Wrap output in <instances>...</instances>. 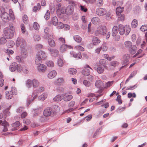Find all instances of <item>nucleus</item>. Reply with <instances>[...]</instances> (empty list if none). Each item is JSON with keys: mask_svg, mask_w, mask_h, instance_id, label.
I'll return each instance as SVG.
<instances>
[{"mask_svg": "<svg viewBox=\"0 0 147 147\" xmlns=\"http://www.w3.org/2000/svg\"><path fill=\"white\" fill-rule=\"evenodd\" d=\"M40 112L39 109H35L34 111V113L33 114V116L35 117L37 116Z\"/></svg>", "mask_w": 147, "mask_h": 147, "instance_id": "e2e57ef3", "label": "nucleus"}, {"mask_svg": "<svg viewBox=\"0 0 147 147\" xmlns=\"http://www.w3.org/2000/svg\"><path fill=\"white\" fill-rule=\"evenodd\" d=\"M23 123L27 125H28L30 124V121L28 119H24L23 120Z\"/></svg>", "mask_w": 147, "mask_h": 147, "instance_id": "774afa93", "label": "nucleus"}, {"mask_svg": "<svg viewBox=\"0 0 147 147\" xmlns=\"http://www.w3.org/2000/svg\"><path fill=\"white\" fill-rule=\"evenodd\" d=\"M67 48L69 49H72V47L70 46H68L65 44H63L60 47V51L61 52L65 51Z\"/></svg>", "mask_w": 147, "mask_h": 147, "instance_id": "f3484780", "label": "nucleus"}, {"mask_svg": "<svg viewBox=\"0 0 147 147\" xmlns=\"http://www.w3.org/2000/svg\"><path fill=\"white\" fill-rule=\"evenodd\" d=\"M138 21L136 19H134L131 22V27L133 28H136L138 26Z\"/></svg>", "mask_w": 147, "mask_h": 147, "instance_id": "72a5a7b5", "label": "nucleus"}, {"mask_svg": "<svg viewBox=\"0 0 147 147\" xmlns=\"http://www.w3.org/2000/svg\"><path fill=\"white\" fill-rule=\"evenodd\" d=\"M91 21L92 23L95 24L99 22L100 19L98 17H94L92 19Z\"/></svg>", "mask_w": 147, "mask_h": 147, "instance_id": "4c0bfd02", "label": "nucleus"}, {"mask_svg": "<svg viewBox=\"0 0 147 147\" xmlns=\"http://www.w3.org/2000/svg\"><path fill=\"white\" fill-rule=\"evenodd\" d=\"M125 45L126 47L130 48L132 47V44L131 42L129 41H127L125 42Z\"/></svg>", "mask_w": 147, "mask_h": 147, "instance_id": "ea45409f", "label": "nucleus"}, {"mask_svg": "<svg viewBox=\"0 0 147 147\" xmlns=\"http://www.w3.org/2000/svg\"><path fill=\"white\" fill-rule=\"evenodd\" d=\"M48 43L50 46L53 47L55 46V43L54 40L51 38H49L48 39Z\"/></svg>", "mask_w": 147, "mask_h": 147, "instance_id": "f704fd0d", "label": "nucleus"}, {"mask_svg": "<svg viewBox=\"0 0 147 147\" xmlns=\"http://www.w3.org/2000/svg\"><path fill=\"white\" fill-rule=\"evenodd\" d=\"M84 68H85L82 70V73L84 76H88L90 75V71L89 69L86 68H89L92 70V69L88 65H86L84 66Z\"/></svg>", "mask_w": 147, "mask_h": 147, "instance_id": "4468645a", "label": "nucleus"}, {"mask_svg": "<svg viewBox=\"0 0 147 147\" xmlns=\"http://www.w3.org/2000/svg\"><path fill=\"white\" fill-rule=\"evenodd\" d=\"M9 70L11 72H14L17 70L18 72H20L22 71V66L20 64L13 62L10 65Z\"/></svg>", "mask_w": 147, "mask_h": 147, "instance_id": "39448f33", "label": "nucleus"}, {"mask_svg": "<svg viewBox=\"0 0 147 147\" xmlns=\"http://www.w3.org/2000/svg\"><path fill=\"white\" fill-rule=\"evenodd\" d=\"M50 13L49 11V10H47L46 13L45 14V15L44 16V18L47 20H48V19L50 18Z\"/></svg>", "mask_w": 147, "mask_h": 147, "instance_id": "49530a36", "label": "nucleus"}, {"mask_svg": "<svg viewBox=\"0 0 147 147\" xmlns=\"http://www.w3.org/2000/svg\"><path fill=\"white\" fill-rule=\"evenodd\" d=\"M47 93H44L38 96V99L39 100L43 101L47 98Z\"/></svg>", "mask_w": 147, "mask_h": 147, "instance_id": "b1692460", "label": "nucleus"}, {"mask_svg": "<svg viewBox=\"0 0 147 147\" xmlns=\"http://www.w3.org/2000/svg\"><path fill=\"white\" fill-rule=\"evenodd\" d=\"M64 81V80L63 79V78H60L57 79L55 81V83L57 85H59L63 83Z\"/></svg>", "mask_w": 147, "mask_h": 147, "instance_id": "5701e85b", "label": "nucleus"}, {"mask_svg": "<svg viewBox=\"0 0 147 147\" xmlns=\"http://www.w3.org/2000/svg\"><path fill=\"white\" fill-rule=\"evenodd\" d=\"M130 58V56L129 54H125L124 55L123 57V61L122 63V65H125L121 67L120 69L123 68L125 65H127L129 63V59Z\"/></svg>", "mask_w": 147, "mask_h": 147, "instance_id": "9d476101", "label": "nucleus"}, {"mask_svg": "<svg viewBox=\"0 0 147 147\" xmlns=\"http://www.w3.org/2000/svg\"><path fill=\"white\" fill-rule=\"evenodd\" d=\"M118 16V19L119 20L122 21L124 19L125 16L123 14H120Z\"/></svg>", "mask_w": 147, "mask_h": 147, "instance_id": "603ef678", "label": "nucleus"}, {"mask_svg": "<svg viewBox=\"0 0 147 147\" xmlns=\"http://www.w3.org/2000/svg\"><path fill=\"white\" fill-rule=\"evenodd\" d=\"M23 20L25 24H27L28 22V17L26 15H24L23 18Z\"/></svg>", "mask_w": 147, "mask_h": 147, "instance_id": "69168bd1", "label": "nucleus"}, {"mask_svg": "<svg viewBox=\"0 0 147 147\" xmlns=\"http://www.w3.org/2000/svg\"><path fill=\"white\" fill-rule=\"evenodd\" d=\"M49 51L51 53V55L54 57H56L58 56L59 54V51L55 49H52L51 48H48Z\"/></svg>", "mask_w": 147, "mask_h": 147, "instance_id": "dca6fc26", "label": "nucleus"}, {"mask_svg": "<svg viewBox=\"0 0 147 147\" xmlns=\"http://www.w3.org/2000/svg\"><path fill=\"white\" fill-rule=\"evenodd\" d=\"M8 28H6L3 30L4 34L6 38L8 39L11 38L13 36L15 31V28L13 24H10Z\"/></svg>", "mask_w": 147, "mask_h": 147, "instance_id": "f257e3e1", "label": "nucleus"}, {"mask_svg": "<svg viewBox=\"0 0 147 147\" xmlns=\"http://www.w3.org/2000/svg\"><path fill=\"white\" fill-rule=\"evenodd\" d=\"M32 95L33 96V98L32 99H30L28 101V105H29V104L37 96V94H35L34 93L32 94Z\"/></svg>", "mask_w": 147, "mask_h": 147, "instance_id": "09e8293b", "label": "nucleus"}, {"mask_svg": "<svg viewBox=\"0 0 147 147\" xmlns=\"http://www.w3.org/2000/svg\"><path fill=\"white\" fill-rule=\"evenodd\" d=\"M136 47L135 45H133L130 51V52L131 54H134L136 51Z\"/></svg>", "mask_w": 147, "mask_h": 147, "instance_id": "c9c22d12", "label": "nucleus"}, {"mask_svg": "<svg viewBox=\"0 0 147 147\" xmlns=\"http://www.w3.org/2000/svg\"><path fill=\"white\" fill-rule=\"evenodd\" d=\"M100 42V40L97 37H94L92 40V42L93 45H98Z\"/></svg>", "mask_w": 147, "mask_h": 147, "instance_id": "4be33fe9", "label": "nucleus"}, {"mask_svg": "<svg viewBox=\"0 0 147 147\" xmlns=\"http://www.w3.org/2000/svg\"><path fill=\"white\" fill-rule=\"evenodd\" d=\"M4 51L8 55H9L10 54H12L14 53L13 51L12 50L9 49H8L5 50Z\"/></svg>", "mask_w": 147, "mask_h": 147, "instance_id": "3c124183", "label": "nucleus"}, {"mask_svg": "<svg viewBox=\"0 0 147 147\" xmlns=\"http://www.w3.org/2000/svg\"><path fill=\"white\" fill-rule=\"evenodd\" d=\"M54 114V112L52 109L50 107H47L45 109L43 112L44 115L46 117L52 115Z\"/></svg>", "mask_w": 147, "mask_h": 147, "instance_id": "ddd939ff", "label": "nucleus"}, {"mask_svg": "<svg viewBox=\"0 0 147 147\" xmlns=\"http://www.w3.org/2000/svg\"><path fill=\"white\" fill-rule=\"evenodd\" d=\"M20 125V123L18 121H16L15 123L12 124V126L14 127H18Z\"/></svg>", "mask_w": 147, "mask_h": 147, "instance_id": "5fc2aeb1", "label": "nucleus"}, {"mask_svg": "<svg viewBox=\"0 0 147 147\" xmlns=\"http://www.w3.org/2000/svg\"><path fill=\"white\" fill-rule=\"evenodd\" d=\"M105 15H106L105 18L107 20H109L111 19V15L109 13L107 12V13Z\"/></svg>", "mask_w": 147, "mask_h": 147, "instance_id": "338daca9", "label": "nucleus"}, {"mask_svg": "<svg viewBox=\"0 0 147 147\" xmlns=\"http://www.w3.org/2000/svg\"><path fill=\"white\" fill-rule=\"evenodd\" d=\"M118 63L116 61H111L110 63V65L112 66L115 67L117 64H118Z\"/></svg>", "mask_w": 147, "mask_h": 147, "instance_id": "0e129e2a", "label": "nucleus"}, {"mask_svg": "<svg viewBox=\"0 0 147 147\" xmlns=\"http://www.w3.org/2000/svg\"><path fill=\"white\" fill-rule=\"evenodd\" d=\"M119 32L118 28L117 26H114L112 28V36H115L117 35Z\"/></svg>", "mask_w": 147, "mask_h": 147, "instance_id": "aec40b11", "label": "nucleus"}, {"mask_svg": "<svg viewBox=\"0 0 147 147\" xmlns=\"http://www.w3.org/2000/svg\"><path fill=\"white\" fill-rule=\"evenodd\" d=\"M9 16L12 20H13L15 19V17L14 16L13 11L11 9H9Z\"/></svg>", "mask_w": 147, "mask_h": 147, "instance_id": "79ce46f5", "label": "nucleus"}, {"mask_svg": "<svg viewBox=\"0 0 147 147\" xmlns=\"http://www.w3.org/2000/svg\"><path fill=\"white\" fill-rule=\"evenodd\" d=\"M16 45L18 47L20 46V47L21 48H24L26 46L25 40L20 37H18L17 38L16 42Z\"/></svg>", "mask_w": 147, "mask_h": 147, "instance_id": "423d86ee", "label": "nucleus"}, {"mask_svg": "<svg viewBox=\"0 0 147 147\" xmlns=\"http://www.w3.org/2000/svg\"><path fill=\"white\" fill-rule=\"evenodd\" d=\"M57 64L58 66L61 67H62L64 65V63L63 60L60 58L58 60Z\"/></svg>", "mask_w": 147, "mask_h": 147, "instance_id": "37998d69", "label": "nucleus"}, {"mask_svg": "<svg viewBox=\"0 0 147 147\" xmlns=\"http://www.w3.org/2000/svg\"><path fill=\"white\" fill-rule=\"evenodd\" d=\"M65 96L63 98V100L66 102L70 100L73 98V96L71 95L66 96L65 95Z\"/></svg>", "mask_w": 147, "mask_h": 147, "instance_id": "2f4dec72", "label": "nucleus"}, {"mask_svg": "<svg viewBox=\"0 0 147 147\" xmlns=\"http://www.w3.org/2000/svg\"><path fill=\"white\" fill-rule=\"evenodd\" d=\"M106 32V28L105 26H103L95 31L94 34L96 36H98L100 34L105 35Z\"/></svg>", "mask_w": 147, "mask_h": 147, "instance_id": "6e6552de", "label": "nucleus"}, {"mask_svg": "<svg viewBox=\"0 0 147 147\" xmlns=\"http://www.w3.org/2000/svg\"><path fill=\"white\" fill-rule=\"evenodd\" d=\"M7 41L3 37L0 38V45L3 44L5 43Z\"/></svg>", "mask_w": 147, "mask_h": 147, "instance_id": "4d7b16f0", "label": "nucleus"}, {"mask_svg": "<svg viewBox=\"0 0 147 147\" xmlns=\"http://www.w3.org/2000/svg\"><path fill=\"white\" fill-rule=\"evenodd\" d=\"M124 8L123 7H117L116 9V13L117 16L122 13L124 10Z\"/></svg>", "mask_w": 147, "mask_h": 147, "instance_id": "412c9836", "label": "nucleus"}, {"mask_svg": "<svg viewBox=\"0 0 147 147\" xmlns=\"http://www.w3.org/2000/svg\"><path fill=\"white\" fill-rule=\"evenodd\" d=\"M51 22L53 24L54 26L57 25L58 23L57 18L56 16L53 17L52 18Z\"/></svg>", "mask_w": 147, "mask_h": 147, "instance_id": "c756f323", "label": "nucleus"}, {"mask_svg": "<svg viewBox=\"0 0 147 147\" xmlns=\"http://www.w3.org/2000/svg\"><path fill=\"white\" fill-rule=\"evenodd\" d=\"M16 59L18 62L19 63H21L24 62V60L23 58L21 56H17L16 57Z\"/></svg>", "mask_w": 147, "mask_h": 147, "instance_id": "e433bc0d", "label": "nucleus"}, {"mask_svg": "<svg viewBox=\"0 0 147 147\" xmlns=\"http://www.w3.org/2000/svg\"><path fill=\"white\" fill-rule=\"evenodd\" d=\"M33 27L36 30L39 28V26L37 22H35L34 23Z\"/></svg>", "mask_w": 147, "mask_h": 147, "instance_id": "052dcab7", "label": "nucleus"}, {"mask_svg": "<svg viewBox=\"0 0 147 147\" xmlns=\"http://www.w3.org/2000/svg\"><path fill=\"white\" fill-rule=\"evenodd\" d=\"M37 65V69L39 72L43 73L46 70L47 67L45 65L40 63Z\"/></svg>", "mask_w": 147, "mask_h": 147, "instance_id": "2eb2a0df", "label": "nucleus"}, {"mask_svg": "<svg viewBox=\"0 0 147 147\" xmlns=\"http://www.w3.org/2000/svg\"><path fill=\"white\" fill-rule=\"evenodd\" d=\"M57 73L55 70H52L49 72L48 74V77L50 79L54 78L57 75Z\"/></svg>", "mask_w": 147, "mask_h": 147, "instance_id": "6ab92c4d", "label": "nucleus"}, {"mask_svg": "<svg viewBox=\"0 0 147 147\" xmlns=\"http://www.w3.org/2000/svg\"><path fill=\"white\" fill-rule=\"evenodd\" d=\"M44 32L45 34L44 37L46 38H49L50 36V35L49 34V29L47 27L45 28L44 30Z\"/></svg>", "mask_w": 147, "mask_h": 147, "instance_id": "393cba45", "label": "nucleus"}, {"mask_svg": "<svg viewBox=\"0 0 147 147\" xmlns=\"http://www.w3.org/2000/svg\"><path fill=\"white\" fill-rule=\"evenodd\" d=\"M73 56L74 57H78L79 59H80L82 57V55L80 53H79L78 54L74 53V54H73Z\"/></svg>", "mask_w": 147, "mask_h": 147, "instance_id": "bf43d9fd", "label": "nucleus"}, {"mask_svg": "<svg viewBox=\"0 0 147 147\" xmlns=\"http://www.w3.org/2000/svg\"><path fill=\"white\" fill-rule=\"evenodd\" d=\"M95 84L96 87L98 88H100L102 85V83L101 80H98L96 82Z\"/></svg>", "mask_w": 147, "mask_h": 147, "instance_id": "c85d7f7f", "label": "nucleus"}, {"mask_svg": "<svg viewBox=\"0 0 147 147\" xmlns=\"http://www.w3.org/2000/svg\"><path fill=\"white\" fill-rule=\"evenodd\" d=\"M22 49L21 56L22 57V58L24 59L26 57L27 52L26 50L25 49V48Z\"/></svg>", "mask_w": 147, "mask_h": 147, "instance_id": "a878e982", "label": "nucleus"}, {"mask_svg": "<svg viewBox=\"0 0 147 147\" xmlns=\"http://www.w3.org/2000/svg\"><path fill=\"white\" fill-rule=\"evenodd\" d=\"M74 7L71 5L68 6L65 9V13L68 15H71L73 13Z\"/></svg>", "mask_w": 147, "mask_h": 147, "instance_id": "9b49d317", "label": "nucleus"}, {"mask_svg": "<svg viewBox=\"0 0 147 147\" xmlns=\"http://www.w3.org/2000/svg\"><path fill=\"white\" fill-rule=\"evenodd\" d=\"M107 11L104 8L100 7L96 9V12L97 14L99 16H103L107 13Z\"/></svg>", "mask_w": 147, "mask_h": 147, "instance_id": "1a4fd4ad", "label": "nucleus"}, {"mask_svg": "<svg viewBox=\"0 0 147 147\" xmlns=\"http://www.w3.org/2000/svg\"><path fill=\"white\" fill-rule=\"evenodd\" d=\"M66 94H58L53 98V100L55 101H59L61 100L63 97Z\"/></svg>", "mask_w": 147, "mask_h": 147, "instance_id": "a211bd4d", "label": "nucleus"}, {"mask_svg": "<svg viewBox=\"0 0 147 147\" xmlns=\"http://www.w3.org/2000/svg\"><path fill=\"white\" fill-rule=\"evenodd\" d=\"M7 46L9 48H11L13 47L15 45V43L14 42L11 40H8L7 44Z\"/></svg>", "mask_w": 147, "mask_h": 147, "instance_id": "473e14b6", "label": "nucleus"}, {"mask_svg": "<svg viewBox=\"0 0 147 147\" xmlns=\"http://www.w3.org/2000/svg\"><path fill=\"white\" fill-rule=\"evenodd\" d=\"M11 92L12 93L13 95H16L17 94V90L15 87H12L11 88Z\"/></svg>", "mask_w": 147, "mask_h": 147, "instance_id": "6e6d98bb", "label": "nucleus"}, {"mask_svg": "<svg viewBox=\"0 0 147 147\" xmlns=\"http://www.w3.org/2000/svg\"><path fill=\"white\" fill-rule=\"evenodd\" d=\"M107 61L106 60L104 59H101L99 61L100 64L104 66V68L105 69H107V67L106 66L107 64Z\"/></svg>", "mask_w": 147, "mask_h": 147, "instance_id": "cd10ccee", "label": "nucleus"}, {"mask_svg": "<svg viewBox=\"0 0 147 147\" xmlns=\"http://www.w3.org/2000/svg\"><path fill=\"white\" fill-rule=\"evenodd\" d=\"M121 96L119 95L117 97L116 100L117 101L118 103L120 105L122 103V101L121 100Z\"/></svg>", "mask_w": 147, "mask_h": 147, "instance_id": "680f3d73", "label": "nucleus"}, {"mask_svg": "<svg viewBox=\"0 0 147 147\" xmlns=\"http://www.w3.org/2000/svg\"><path fill=\"white\" fill-rule=\"evenodd\" d=\"M83 83L86 86L89 87L91 85L90 82L86 80L83 81Z\"/></svg>", "mask_w": 147, "mask_h": 147, "instance_id": "de8ad7c7", "label": "nucleus"}, {"mask_svg": "<svg viewBox=\"0 0 147 147\" xmlns=\"http://www.w3.org/2000/svg\"><path fill=\"white\" fill-rule=\"evenodd\" d=\"M95 3L96 5L98 7L101 6L103 3V0H96Z\"/></svg>", "mask_w": 147, "mask_h": 147, "instance_id": "58836bf2", "label": "nucleus"}, {"mask_svg": "<svg viewBox=\"0 0 147 147\" xmlns=\"http://www.w3.org/2000/svg\"><path fill=\"white\" fill-rule=\"evenodd\" d=\"M75 48L80 51H84V48L80 45L76 46Z\"/></svg>", "mask_w": 147, "mask_h": 147, "instance_id": "864d4df0", "label": "nucleus"}, {"mask_svg": "<svg viewBox=\"0 0 147 147\" xmlns=\"http://www.w3.org/2000/svg\"><path fill=\"white\" fill-rule=\"evenodd\" d=\"M47 57V56L45 52L42 51L38 52L36 55L35 63L36 65L41 63L42 60L45 59Z\"/></svg>", "mask_w": 147, "mask_h": 147, "instance_id": "f03ea898", "label": "nucleus"}, {"mask_svg": "<svg viewBox=\"0 0 147 147\" xmlns=\"http://www.w3.org/2000/svg\"><path fill=\"white\" fill-rule=\"evenodd\" d=\"M0 124L3 126L2 128L3 132H6L8 130L7 127L9 126V124L7 121L0 120Z\"/></svg>", "mask_w": 147, "mask_h": 147, "instance_id": "f8f14e48", "label": "nucleus"}, {"mask_svg": "<svg viewBox=\"0 0 147 147\" xmlns=\"http://www.w3.org/2000/svg\"><path fill=\"white\" fill-rule=\"evenodd\" d=\"M46 64L47 66L49 67H52L54 66L53 62L51 61H47Z\"/></svg>", "mask_w": 147, "mask_h": 147, "instance_id": "c03bdc74", "label": "nucleus"}, {"mask_svg": "<svg viewBox=\"0 0 147 147\" xmlns=\"http://www.w3.org/2000/svg\"><path fill=\"white\" fill-rule=\"evenodd\" d=\"M73 38L75 41L77 42H80L82 41V38L78 35H75Z\"/></svg>", "mask_w": 147, "mask_h": 147, "instance_id": "7c9ffc66", "label": "nucleus"}, {"mask_svg": "<svg viewBox=\"0 0 147 147\" xmlns=\"http://www.w3.org/2000/svg\"><path fill=\"white\" fill-rule=\"evenodd\" d=\"M97 71L98 73L101 74L104 71V68L102 67H98L97 68Z\"/></svg>", "mask_w": 147, "mask_h": 147, "instance_id": "a18cd8bd", "label": "nucleus"}, {"mask_svg": "<svg viewBox=\"0 0 147 147\" xmlns=\"http://www.w3.org/2000/svg\"><path fill=\"white\" fill-rule=\"evenodd\" d=\"M12 97V93L11 91H8L5 92V97L7 99H11Z\"/></svg>", "mask_w": 147, "mask_h": 147, "instance_id": "bb28decb", "label": "nucleus"}, {"mask_svg": "<svg viewBox=\"0 0 147 147\" xmlns=\"http://www.w3.org/2000/svg\"><path fill=\"white\" fill-rule=\"evenodd\" d=\"M1 17L3 21L5 22H8L11 18L9 14L5 12L4 9L1 11Z\"/></svg>", "mask_w": 147, "mask_h": 147, "instance_id": "0eeeda50", "label": "nucleus"}, {"mask_svg": "<svg viewBox=\"0 0 147 147\" xmlns=\"http://www.w3.org/2000/svg\"><path fill=\"white\" fill-rule=\"evenodd\" d=\"M101 49L104 51H106L107 50V47L105 44H103L100 47Z\"/></svg>", "mask_w": 147, "mask_h": 147, "instance_id": "8fccbe9b", "label": "nucleus"}, {"mask_svg": "<svg viewBox=\"0 0 147 147\" xmlns=\"http://www.w3.org/2000/svg\"><path fill=\"white\" fill-rule=\"evenodd\" d=\"M140 30L142 32H144L147 30V25H144L142 26L140 28Z\"/></svg>", "mask_w": 147, "mask_h": 147, "instance_id": "13d9d810", "label": "nucleus"}, {"mask_svg": "<svg viewBox=\"0 0 147 147\" xmlns=\"http://www.w3.org/2000/svg\"><path fill=\"white\" fill-rule=\"evenodd\" d=\"M118 29L119 33L121 35H123L124 33L125 35H127L131 30L130 27L129 25H126L124 26L122 24H119Z\"/></svg>", "mask_w": 147, "mask_h": 147, "instance_id": "7ed1b4c3", "label": "nucleus"}, {"mask_svg": "<svg viewBox=\"0 0 147 147\" xmlns=\"http://www.w3.org/2000/svg\"><path fill=\"white\" fill-rule=\"evenodd\" d=\"M39 85V83L38 80L35 79L31 80L28 79L26 82V86L28 88H30L33 86L34 88L38 87Z\"/></svg>", "mask_w": 147, "mask_h": 147, "instance_id": "20e7f679", "label": "nucleus"}, {"mask_svg": "<svg viewBox=\"0 0 147 147\" xmlns=\"http://www.w3.org/2000/svg\"><path fill=\"white\" fill-rule=\"evenodd\" d=\"M68 72L69 74L72 75H74L77 72V70L74 68H70L68 69Z\"/></svg>", "mask_w": 147, "mask_h": 147, "instance_id": "a19ab883", "label": "nucleus"}]
</instances>
